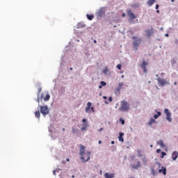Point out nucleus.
Segmentation results:
<instances>
[{
	"mask_svg": "<svg viewBox=\"0 0 178 178\" xmlns=\"http://www.w3.org/2000/svg\"><path fill=\"white\" fill-rule=\"evenodd\" d=\"M72 177H74V175H72Z\"/></svg>",
	"mask_w": 178,
	"mask_h": 178,
	"instance_id": "nucleus-58",
	"label": "nucleus"
},
{
	"mask_svg": "<svg viewBox=\"0 0 178 178\" xmlns=\"http://www.w3.org/2000/svg\"><path fill=\"white\" fill-rule=\"evenodd\" d=\"M72 133L73 134H77L79 133V129H76V128H72Z\"/></svg>",
	"mask_w": 178,
	"mask_h": 178,
	"instance_id": "nucleus-27",
	"label": "nucleus"
},
{
	"mask_svg": "<svg viewBox=\"0 0 178 178\" xmlns=\"http://www.w3.org/2000/svg\"><path fill=\"white\" fill-rule=\"evenodd\" d=\"M40 99H41V97L40 98V96L38 95V98H37V99H36L38 104H40Z\"/></svg>",
	"mask_w": 178,
	"mask_h": 178,
	"instance_id": "nucleus-30",
	"label": "nucleus"
},
{
	"mask_svg": "<svg viewBox=\"0 0 178 178\" xmlns=\"http://www.w3.org/2000/svg\"><path fill=\"white\" fill-rule=\"evenodd\" d=\"M70 70H73V68H72V67H70Z\"/></svg>",
	"mask_w": 178,
	"mask_h": 178,
	"instance_id": "nucleus-53",
	"label": "nucleus"
},
{
	"mask_svg": "<svg viewBox=\"0 0 178 178\" xmlns=\"http://www.w3.org/2000/svg\"><path fill=\"white\" fill-rule=\"evenodd\" d=\"M82 124V127L81 128V131H84V130H87V128L88 127V122H87V120L86 118H83Z\"/></svg>",
	"mask_w": 178,
	"mask_h": 178,
	"instance_id": "nucleus-7",
	"label": "nucleus"
},
{
	"mask_svg": "<svg viewBox=\"0 0 178 178\" xmlns=\"http://www.w3.org/2000/svg\"><path fill=\"white\" fill-rule=\"evenodd\" d=\"M66 161H67V162H69L70 161V159H67Z\"/></svg>",
	"mask_w": 178,
	"mask_h": 178,
	"instance_id": "nucleus-47",
	"label": "nucleus"
},
{
	"mask_svg": "<svg viewBox=\"0 0 178 178\" xmlns=\"http://www.w3.org/2000/svg\"><path fill=\"white\" fill-rule=\"evenodd\" d=\"M151 173L152 176H156V175H158V170H155L154 168H152Z\"/></svg>",
	"mask_w": 178,
	"mask_h": 178,
	"instance_id": "nucleus-20",
	"label": "nucleus"
},
{
	"mask_svg": "<svg viewBox=\"0 0 178 178\" xmlns=\"http://www.w3.org/2000/svg\"><path fill=\"white\" fill-rule=\"evenodd\" d=\"M40 113H42L44 116L48 115V113H49V111L48 110V106H41Z\"/></svg>",
	"mask_w": 178,
	"mask_h": 178,
	"instance_id": "nucleus-5",
	"label": "nucleus"
},
{
	"mask_svg": "<svg viewBox=\"0 0 178 178\" xmlns=\"http://www.w3.org/2000/svg\"><path fill=\"white\" fill-rule=\"evenodd\" d=\"M164 113L166 115V120L170 123L172 122V113H170L169 109L168 108L164 110Z\"/></svg>",
	"mask_w": 178,
	"mask_h": 178,
	"instance_id": "nucleus-6",
	"label": "nucleus"
},
{
	"mask_svg": "<svg viewBox=\"0 0 178 178\" xmlns=\"http://www.w3.org/2000/svg\"><path fill=\"white\" fill-rule=\"evenodd\" d=\"M140 161H138L136 164H134L132 165V168L133 169H138V168H140Z\"/></svg>",
	"mask_w": 178,
	"mask_h": 178,
	"instance_id": "nucleus-18",
	"label": "nucleus"
},
{
	"mask_svg": "<svg viewBox=\"0 0 178 178\" xmlns=\"http://www.w3.org/2000/svg\"><path fill=\"white\" fill-rule=\"evenodd\" d=\"M153 123H156V122L155 121V120L154 118H151L150 121H149V122H148V125L152 126L153 124Z\"/></svg>",
	"mask_w": 178,
	"mask_h": 178,
	"instance_id": "nucleus-23",
	"label": "nucleus"
},
{
	"mask_svg": "<svg viewBox=\"0 0 178 178\" xmlns=\"http://www.w3.org/2000/svg\"><path fill=\"white\" fill-rule=\"evenodd\" d=\"M101 86H99V88H102V87H105L106 86V83L105 81H101Z\"/></svg>",
	"mask_w": 178,
	"mask_h": 178,
	"instance_id": "nucleus-25",
	"label": "nucleus"
},
{
	"mask_svg": "<svg viewBox=\"0 0 178 178\" xmlns=\"http://www.w3.org/2000/svg\"><path fill=\"white\" fill-rule=\"evenodd\" d=\"M161 77H164V76H165V73L162 72V73L161 74Z\"/></svg>",
	"mask_w": 178,
	"mask_h": 178,
	"instance_id": "nucleus-37",
	"label": "nucleus"
},
{
	"mask_svg": "<svg viewBox=\"0 0 178 178\" xmlns=\"http://www.w3.org/2000/svg\"><path fill=\"white\" fill-rule=\"evenodd\" d=\"M177 157H178V152H177V151L173 152L172 154V159L173 161H176V159H177Z\"/></svg>",
	"mask_w": 178,
	"mask_h": 178,
	"instance_id": "nucleus-13",
	"label": "nucleus"
},
{
	"mask_svg": "<svg viewBox=\"0 0 178 178\" xmlns=\"http://www.w3.org/2000/svg\"><path fill=\"white\" fill-rule=\"evenodd\" d=\"M86 151V147L83 145H81L79 155L81 156V160L82 162H88L90 159L91 152H84Z\"/></svg>",
	"mask_w": 178,
	"mask_h": 178,
	"instance_id": "nucleus-1",
	"label": "nucleus"
},
{
	"mask_svg": "<svg viewBox=\"0 0 178 178\" xmlns=\"http://www.w3.org/2000/svg\"><path fill=\"white\" fill-rule=\"evenodd\" d=\"M94 42H95V44H97V41L95 40H94Z\"/></svg>",
	"mask_w": 178,
	"mask_h": 178,
	"instance_id": "nucleus-52",
	"label": "nucleus"
},
{
	"mask_svg": "<svg viewBox=\"0 0 178 178\" xmlns=\"http://www.w3.org/2000/svg\"><path fill=\"white\" fill-rule=\"evenodd\" d=\"M161 158H163V156H165V155H166V152H161Z\"/></svg>",
	"mask_w": 178,
	"mask_h": 178,
	"instance_id": "nucleus-31",
	"label": "nucleus"
},
{
	"mask_svg": "<svg viewBox=\"0 0 178 178\" xmlns=\"http://www.w3.org/2000/svg\"><path fill=\"white\" fill-rule=\"evenodd\" d=\"M156 2V1H155V0H149L147 1V5H149V6H151L153 4H154Z\"/></svg>",
	"mask_w": 178,
	"mask_h": 178,
	"instance_id": "nucleus-21",
	"label": "nucleus"
},
{
	"mask_svg": "<svg viewBox=\"0 0 178 178\" xmlns=\"http://www.w3.org/2000/svg\"><path fill=\"white\" fill-rule=\"evenodd\" d=\"M147 66H148V62L144 60L141 64V67L145 73H147Z\"/></svg>",
	"mask_w": 178,
	"mask_h": 178,
	"instance_id": "nucleus-10",
	"label": "nucleus"
},
{
	"mask_svg": "<svg viewBox=\"0 0 178 178\" xmlns=\"http://www.w3.org/2000/svg\"><path fill=\"white\" fill-rule=\"evenodd\" d=\"M165 37H169V34H165Z\"/></svg>",
	"mask_w": 178,
	"mask_h": 178,
	"instance_id": "nucleus-48",
	"label": "nucleus"
},
{
	"mask_svg": "<svg viewBox=\"0 0 178 178\" xmlns=\"http://www.w3.org/2000/svg\"><path fill=\"white\" fill-rule=\"evenodd\" d=\"M156 10L159 9V6L158 4L156 5Z\"/></svg>",
	"mask_w": 178,
	"mask_h": 178,
	"instance_id": "nucleus-40",
	"label": "nucleus"
},
{
	"mask_svg": "<svg viewBox=\"0 0 178 178\" xmlns=\"http://www.w3.org/2000/svg\"><path fill=\"white\" fill-rule=\"evenodd\" d=\"M123 136H124V134H123L122 132H120L119 134V141H120L121 143H123V141H124V139H123Z\"/></svg>",
	"mask_w": 178,
	"mask_h": 178,
	"instance_id": "nucleus-16",
	"label": "nucleus"
},
{
	"mask_svg": "<svg viewBox=\"0 0 178 178\" xmlns=\"http://www.w3.org/2000/svg\"><path fill=\"white\" fill-rule=\"evenodd\" d=\"M120 122H121L122 124H124V120L123 119H120Z\"/></svg>",
	"mask_w": 178,
	"mask_h": 178,
	"instance_id": "nucleus-32",
	"label": "nucleus"
},
{
	"mask_svg": "<svg viewBox=\"0 0 178 178\" xmlns=\"http://www.w3.org/2000/svg\"><path fill=\"white\" fill-rule=\"evenodd\" d=\"M102 130H104V129L101 128L99 131H102Z\"/></svg>",
	"mask_w": 178,
	"mask_h": 178,
	"instance_id": "nucleus-46",
	"label": "nucleus"
},
{
	"mask_svg": "<svg viewBox=\"0 0 178 178\" xmlns=\"http://www.w3.org/2000/svg\"><path fill=\"white\" fill-rule=\"evenodd\" d=\"M159 173H163L164 176L166 175V168L165 167H161V169L159 170Z\"/></svg>",
	"mask_w": 178,
	"mask_h": 178,
	"instance_id": "nucleus-15",
	"label": "nucleus"
},
{
	"mask_svg": "<svg viewBox=\"0 0 178 178\" xmlns=\"http://www.w3.org/2000/svg\"><path fill=\"white\" fill-rule=\"evenodd\" d=\"M174 85H175V86H177V82H175V83H174Z\"/></svg>",
	"mask_w": 178,
	"mask_h": 178,
	"instance_id": "nucleus-44",
	"label": "nucleus"
},
{
	"mask_svg": "<svg viewBox=\"0 0 178 178\" xmlns=\"http://www.w3.org/2000/svg\"><path fill=\"white\" fill-rule=\"evenodd\" d=\"M103 98H104V99H106L107 97H106V96H104Z\"/></svg>",
	"mask_w": 178,
	"mask_h": 178,
	"instance_id": "nucleus-45",
	"label": "nucleus"
},
{
	"mask_svg": "<svg viewBox=\"0 0 178 178\" xmlns=\"http://www.w3.org/2000/svg\"><path fill=\"white\" fill-rule=\"evenodd\" d=\"M126 17V14L125 13H123L122 14V17Z\"/></svg>",
	"mask_w": 178,
	"mask_h": 178,
	"instance_id": "nucleus-41",
	"label": "nucleus"
},
{
	"mask_svg": "<svg viewBox=\"0 0 178 178\" xmlns=\"http://www.w3.org/2000/svg\"><path fill=\"white\" fill-rule=\"evenodd\" d=\"M127 15L131 20H134V19H136V15L134 13H133V12H131V10H129L127 12Z\"/></svg>",
	"mask_w": 178,
	"mask_h": 178,
	"instance_id": "nucleus-11",
	"label": "nucleus"
},
{
	"mask_svg": "<svg viewBox=\"0 0 178 178\" xmlns=\"http://www.w3.org/2000/svg\"><path fill=\"white\" fill-rule=\"evenodd\" d=\"M98 143H99V144H102V140H99Z\"/></svg>",
	"mask_w": 178,
	"mask_h": 178,
	"instance_id": "nucleus-43",
	"label": "nucleus"
},
{
	"mask_svg": "<svg viewBox=\"0 0 178 178\" xmlns=\"http://www.w3.org/2000/svg\"><path fill=\"white\" fill-rule=\"evenodd\" d=\"M154 118V119H158V118H159V117L158 116V115L155 114Z\"/></svg>",
	"mask_w": 178,
	"mask_h": 178,
	"instance_id": "nucleus-35",
	"label": "nucleus"
},
{
	"mask_svg": "<svg viewBox=\"0 0 178 178\" xmlns=\"http://www.w3.org/2000/svg\"><path fill=\"white\" fill-rule=\"evenodd\" d=\"M63 165H65V163H66V161H63Z\"/></svg>",
	"mask_w": 178,
	"mask_h": 178,
	"instance_id": "nucleus-51",
	"label": "nucleus"
},
{
	"mask_svg": "<svg viewBox=\"0 0 178 178\" xmlns=\"http://www.w3.org/2000/svg\"><path fill=\"white\" fill-rule=\"evenodd\" d=\"M90 109H91L92 112H95V110L94 109V107H91Z\"/></svg>",
	"mask_w": 178,
	"mask_h": 178,
	"instance_id": "nucleus-38",
	"label": "nucleus"
},
{
	"mask_svg": "<svg viewBox=\"0 0 178 178\" xmlns=\"http://www.w3.org/2000/svg\"><path fill=\"white\" fill-rule=\"evenodd\" d=\"M86 17L88 20H92L94 19L93 15L87 14Z\"/></svg>",
	"mask_w": 178,
	"mask_h": 178,
	"instance_id": "nucleus-22",
	"label": "nucleus"
},
{
	"mask_svg": "<svg viewBox=\"0 0 178 178\" xmlns=\"http://www.w3.org/2000/svg\"><path fill=\"white\" fill-rule=\"evenodd\" d=\"M158 144H159V145H161V147H163V141L159 140V141L158 142Z\"/></svg>",
	"mask_w": 178,
	"mask_h": 178,
	"instance_id": "nucleus-28",
	"label": "nucleus"
},
{
	"mask_svg": "<svg viewBox=\"0 0 178 178\" xmlns=\"http://www.w3.org/2000/svg\"><path fill=\"white\" fill-rule=\"evenodd\" d=\"M54 175H56V170H54Z\"/></svg>",
	"mask_w": 178,
	"mask_h": 178,
	"instance_id": "nucleus-42",
	"label": "nucleus"
},
{
	"mask_svg": "<svg viewBox=\"0 0 178 178\" xmlns=\"http://www.w3.org/2000/svg\"><path fill=\"white\" fill-rule=\"evenodd\" d=\"M35 117L38 118V119H40V111H35Z\"/></svg>",
	"mask_w": 178,
	"mask_h": 178,
	"instance_id": "nucleus-26",
	"label": "nucleus"
},
{
	"mask_svg": "<svg viewBox=\"0 0 178 178\" xmlns=\"http://www.w3.org/2000/svg\"><path fill=\"white\" fill-rule=\"evenodd\" d=\"M92 105V104H91V102H88L87 104V106L86 108V113H88L90 112V109H91V106Z\"/></svg>",
	"mask_w": 178,
	"mask_h": 178,
	"instance_id": "nucleus-14",
	"label": "nucleus"
},
{
	"mask_svg": "<svg viewBox=\"0 0 178 178\" xmlns=\"http://www.w3.org/2000/svg\"><path fill=\"white\" fill-rule=\"evenodd\" d=\"M156 152L157 154H159V152H161V149H157Z\"/></svg>",
	"mask_w": 178,
	"mask_h": 178,
	"instance_id": "nucleus-39",
	"label": "nucleus"
},
{
	"mask_svg": "<svg viewBox=\"0 0 178 178\" xmlns=\"http://www.w3.org/2000/svg\"><path fill=\"white\" fill-rule=\"evenodd\" d=\"M157 81L159 86H162V87H163L165 84H168V81H166V80L161 78H158Z\"/></svg>",
	"mask_w": 178,
	"mask_h": 178,
	"instance_id": "nucleus-9",
	"label": "nucleus"
},
{
	"mask_svg": "<svg viewBox=\"0 0 178 178\" xmlns=\"http://www.w3.org/2000/svg\"><path fill=\"white\" fill-rule=\"evenodd\" d=\"M65 128H63V131H65Z\"/></svg>",
	"mask_w": 178,
	"mask_h": 178,
	"instance_id": "nucleus-55",
	"label": "nucleus"
},
{
	"mask_svg": "<svg viewBox=\"0 0 178 178\" xmlns=\"http://www.w3.org/2000/svg\"><path fill=\"white\" fill-rule=\"evenodd\" d=\"M129 109H130V104H129V103L126 101H122L120 111H122L123 112H127Z\"/></svg>",
	"mask_w": 178,
	"mask_h": 178,
	"instance_id": "nucleus-2",
	"label": "nucleus"
},
{
	"mask_svg": "<svg viewBox=\"0 0 178 178\" xmlns=\"http://www.w3.org/2000/svg\"><path fill=\"white\" fill-rule=\"evenodd\" d=\"M171 2H175V0H171Z\"/></svg>",
	"mask_w": 178,
	"mask_h": 178,
	"instance_id": "nucleus-54",
	"label": "nucleus"
},
{
	"mask_svg": "<svg viewBox=\"0 0 178 178\" xmlns=\"http://www.w3.org/2000/svg\"><path fill=\"white\" fill-rule=\"evenodd\" d=\"M105 104H108V102H105Z\"/></svg>",
	"mask_w": 178,
	"mask_h": 178,
	"instance_id": "nucleus-57",
	"label": "nucleus"
},
{
	"mask_svg": "<svg viewBox=\"0 0 178 178\" xmlns=\"http://www.w3.org/2000/svg\"><path fill=\"white\" fill-rule=\"evenodd\" d=\"M117 69H118V70H122V65L118 64V65H117Z\"/></svg>",
	"mask_w": 178,
	"mask_h": 178,
	"instance_id": "nucleus-29",
	"label": "nucleus"
},
{
	"mask_svg": "<svg viewBox=\"0 0 178 178\" xmlns=\"http://www.w3.org/2000/svg\"><path fill=\"white\" fill-rule=\"evenodd\" d=\"M143 163L145 165H147V163L148 162V159H147V157H145V156H144L142 159Z\"/></svg>",
	"mask_w": 178,
	"mask_h": 178,
	"instance_id": "nucleus-24",
	"label": "nucleus"
},
{
	"mask_svg": "<svg viewBox=\"0 0 178 178\" xmlns=\"http://www.w3.org/2000/svg\"><path fill=\"white\" fill-rule=\"evenodd\" d=\"M111 144H115V141H112V142H111Z\"/></svg>",
	"mask_w": 178,
	"mask_h": 178,
	"instance_id": "nucleus-50",
	"label": "nucleus"
},
{
	"mask_svg": "<svg viewBox=\"0 0 178 178\" xmlns=\"http://www.w3.org/2000/svg\"><path fill=\"white\" fill-rule=\"evenodd\" d=\"M123 86H124V83H120L118 84V88H117V91H118V92H120V90H122V87H123Z\"/></svg>",
	"mask_w": 178,
	"mask_h": 178,
	"instance_id": "nucleus-19",
	"label": "nucleus"
},
{
	"mask_svg": "<svg viewBox=\"0 0 178 178\" xmlns=\"http://www.w3.org/2000/svg\"><path fill=\"white\" fill-rule=\"evenodd\" d=\"M41 91H42V89L41 88H39L38 95L40 96V92H41Z\"/></svg>",
	"mask_w": 178,
	"mask_h": 178,
	"instance_id": "nucleus-33",
	"label": "nucleus"
},
{
	"mask_svg": "<svg viewBox=\"0 0 178 178\" xmlns=\"http://www.w3.org/2000/svg\"><path fill=\"white\" fill-rule=\"evenodd\" d=\"M104 177H105V178H113V177H115V174H109V173L106 172L104 175Z\"/></svg>",
	"mask_w": 178,
	"mask_h": 178,
	"instance_id": "nucleus-17",
	"label": "nucleus"
},
{
	"mask_svg": "<svg viewBox=\"0 0 178 178\" xmlns=\"http://www.w3.org/2000/svg\"><path fill=\"white\" fill-rule=\"evenodd\" d=\"M133 40H136L135 41L133 42V47L134 48V49H136V51H137V49H138V47H140V44H141V41H143V40H141V38H138L137 37H132Z\"/></svg>",
	"mask_w": 178,
	"mask_h": 178,
	"instance_id": "nucleus-3",
	"label": "nucleus"
},
{
	"mask_svg": "<svg viewBox=\"0 0 178 178\" xmlns=\"http://www.w3.org/2000/svg\"><path fill=\"white\" fill-rule=\"evenodd\" d=\"M158 76H159V75H158V74H156V77H158Z\"/></svg>",
	"mask_w": 178,
	"mask_h": 178,
	"instance_id": "nucleus-56",
	"label": "nucleus"
},
{
	"mask_svg": "<svg viewBox=\"0 0 178 178\" xmlns=\"http://www.w3.org/2000/svg\"><path fill=\"white\" fill-rule=\"evenodd\" d=\"M150 147H152V145H151Z\"/></svg>",
	"mask_w": 178,
	"mask_h": 178,
	"instance_id": "nucleus-59",
	"label": "nucleus"
},
{
	"mask_svg": "<svg viewBox=\"0 0 178 178\" xmlns=\"http://www.w3.org/2000/svg\"><path fill=\"white\" fill-rule=\"evenodd\" d=\"M156 115L159 117V116H161V112L158 111Z\"/></svg>",
	"mask_w": 178,
	"mask_h": 178,
	"instance_id": "nucleus-36",
	"label": "nucleus"
},
{
	"mask_svg": "<svg viewBox=\"0 0 178 178\" xmlns=\"http://www.w3.org/2000/svg\"><path fill=\"white\" fill-rule=\"evenodd\" d=\"M108 101H109V102H112V101H113V99L112 98V97H110L108 98Z\"/></svg>",
	"mask_w": 178,
	"mask_h": 178,
	"instance_id": "nucleus-34",
	"label": "nucleus"
},
{
	"mask_svg": "<svg viewBox=\"0 0 178 178\" xmlns=\"http://www.w3.org/2000/svg\"><path fill=\"white\" fill-rule=\"evenodd\" d=\"M146 33V35L147 37H151V35H152V34H154V29H151V30L147 29L145 31Z\"/></svg>",
	"mask_w": 178,
	"mask_h": 178,
	"instance_id": "nucleus-12",
	"label": "nucleus"
},
{
	"mask_svg": "<svg viewBox=\"0 0 178 178\" xmlns=\"http://www.w3.org/2000/svg\"><path fill=\"white\" fill-rule=\"evenodd\" d=\"M51 98V95H49V93L45 92H42L40 95V99L42 101V99H44V102L49 101Z\"/></svg>",
	"mask_w": 178,
	"mask_h": 178,
	"instance_id": "nucleus-4",
	"label": "nucleus"
},
{
	"mask_svg": "<svg viewBox=\"0 0 178 178\" xmlns=\"http://www.w3.org/2000/svg\"><path fill=\"white\" fill-rule=\"evenodd\" d=\"M96 15L97 17H102V16L105 15V8H99Z\"/></svg>",
	"mask_w": 178,
	"mask_h": 178,
	"instance_id": "nucleus-8",
	"label": "nucleus"
},
{
	"mask_svg": "<svg viewBox=\"0 0 178 178\" xmlns=\"http://www.w3.org/2000/svg\"><path fill=\"white\" fill-rule=\"evenodd\" d=\"M156 13H159V10H156Z\"/></svg>",
	"mask_w": 178,
	"mask_h": 178,
	"instance_id": "nucleus-49",
	"label": "nucleus"
}]
</instances>
